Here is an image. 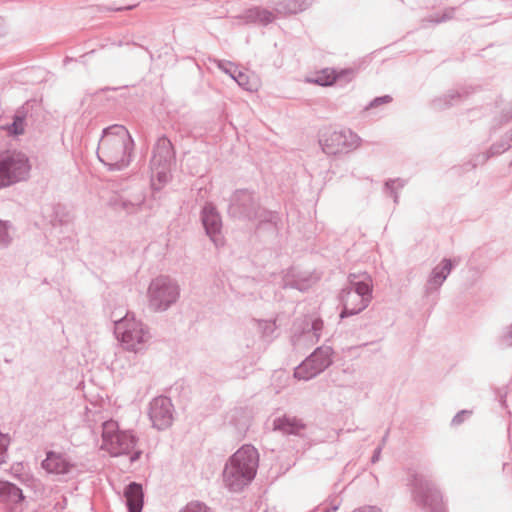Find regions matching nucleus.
<instances>
[{"label": "nucleus", "mask_w": 512, "mask_h": 512, "mask_svg": "<svg viewBox=\"0 0 512 512\" xmlns=\"http://www.w3.org/2000/svg\"><path fill=\"white\" fill-rule=\"evenodd\" d=\"M4 34H5L4 20L2 17H0V37H2Z\"/></svg>", "instance_id": "47"}, {"label": "nucleus", "mask_w": 512, "mask_h": 512, "mask_svg": "<svg viewBox=\"0 0 512 512\" xmlns=\"http://www.w3.org/2000/svg\"><path fill=\"white\" fill-rule=\"evenodd\" d=\"M352 512H382L380 508L376 506H363L357 509H354Z\"/></svg>", "instance_id": "43"}, {"label": "nucleus", "mask_w": 512, "mask_h": 512, "mask_svg": "<svg viewBox=\"0 0 512 512\" xmlns=\"http://www.w3.org/2000/svg\"><path fill=\"white\" fill-rule=\"evenodd\" d=\"M500 403L503 407L506 406V400H505V396H500Z\"/></svg>", "instance_id": "50"}, {"label": "nucleus", "mask_w": 512, "mask_h": 512, "mask_svg": "<svg viewBox=\"0 0 512 512\" xmlns=\"http://www.w3.org/2000/svg\"><path fill=\"white\" fill-rule=\"evenodd\" d=\"M11 443L9 434L0 432V466L6 463L8 458V447Z\"/></svg>", "instance_id": "34"}, {"label": "nucleus", "mask_w": 512, "mask_h": 512, "mask_svg": "<svg viewBox=\"0 0 512 512\" xmlns=\"http://www.w3.org/2000/svg\"><path fill=\"white\" fill-rule=\"evenodd\" d=\"M305 429L306 424L295 416L285 414L273 420V430L279 431L283 435L301 436Z\"/></svg>", "instance_id": "20"}, {"label": "nucleus", "mask_w": 512, "mask_h": 512, "mask_svg": "<svg viewBox=\"0 0 512 512\" xmlns=\"http://www.w3.org/2000/svg\"><path fill=\"white\" fill-rule=\"evenodd\" d=\"M134 145V139L124 125L112 124L102 130L97 158L108 171H122L131 163Z\"/></svg>", "instance_id": "1"}, {"label": "nucleus", "mask_w": 512, "mask_h": 512, "mask_svg": "<svg viewBox=\"0 0 512 512\" xmlns=\"http://www.w3.org/2000/svg\"><path fill=\"white\" fill-rule=\"evenodd\" d=\"M359 136L350 129L328 130L321 134L319 143L327 155H337L356 148Z\"/></svg>", "instance_id": "12"}, {"label": "nucleus", "mask_w": 512, "mask_h": 512, "mask_svg": "<svg viewBox=\"0 0 512 512\" xmlns=\"http://www.w3.org/2000/svg\"><path fill=\"white\" fill-rule=\"evenodd\" d=\"M283 288L284 289H297L301 292H305L310 288V280L309 279H290L285 277L283 280Z\"/></svg>", "instance_id": "33"}, {"label": "nucleus", "mask_w": 512, "mask_h": 512, "mask_svg": "<svg viewBox=\"0 0 512 512\" xmlns=\"http://www.w3.org/2000/svg\"><path fill=\"white\" fill-rule=\"evenodd\" d=\"M459 262V258H443L441 262L432 269L425 285L426 297L438 293L440 287Z\"/></svg>", "instance_id": "16"}, {"label": "nucleus", "mask_w": 512, "mask_h": 512, "mask_svg": "<svg viewBox=\"0 0 512 512\" xmlns=\"http://www.w3.org/2000/svg\"><path fill=\"white\" fill-rule=\"evenodd\" d=\"M217 66L224 73L228 74L232 79L234 78V76H236L235 74L239 71L238 66H236L234 63L230 61L217 60Z\"/></svg>", "instance_id": "35"}, {"label": "nucleus", "mask_w": 512, "mask_h": 512, "mask_svg": "<svg viewBox=\"0 0 512 512\" xmlns=\"http://www.w3.org/2000/svg\"><path fill=\"white\" fill-rule=\"evenodd\" d=\"M229 425L234 427L237 437L242 438L249 430L251 418L243 409H235L229 418Z\"/></svg>", "instance_id": "27"}, {"label": "nucleus", "mask_w": 512, "mask_h": 512, "mask_svg": "<svg viewBox=\"0 0 512 512\" xmlns=\"http://www.w3.org/2000/svg\"><path fill=\"white\" fill-rule=\"evenodd\" d=\"M381 452H382V445H378L373 451V454L371 457V463L375 464L376 462L379 461Z\"/></svg>", "instance_id": "44"}, {"label": "nucleus", "mask_w": 512, "mask_h": 512, "mask_svg": "<svg viewBox=\"0 0 512 512\" xmlns=\"http://www.w3.org/2000/svg\"><path fill=\"white\" fill-rule=\"evenodd\" d=\"M265 337H270L275 331L276 325L274 321L263 320L259 323Z\"/></svg>", "instance_id": "39"}, {"label": "nucleus", "mask_w": 512, "mask_h": 512, "mask_svg": "<svg viewBox=\"0 0 512 512\" xmlns=\"http://www.w3.org/2000/svg\"><path fill=\"white\" fill-rule=\"evenodd\" d=\"M31 165L26 154L16 150L0 153V189L12 186L29 177Z\"/></svg>", "instance_id": "7"}, {"label": "nucleus", "mask_w": 512, "mask_h": 512, "mask_svg": "<svg viewBox=\"0 0 512 512\" xmlns=\"http://www.w3.org/2000/svg\"><path fill=\"white\" fill-rule=\"evenodd\" d=\"M117 88H111V87H105L102 88L100 91H108V90H116Z\"/></svg>", "instance_id": "51"}, {"label": "nucleus", "mask_w": 512, "mask_h": 512, "mask_svg": "<svg viewBox=\"0 0 512 512\" xmlns=\"http://www.w3.org/2000/svg\"><path fill=\"white\" fill-rule=\"evenodd\" d=\"M144 196L138 195L135 199L130 200L123 197H118L114 200V206L125 211L127 214L137 213L144 204Z\"/></svg>", "instance_id": "28"}, {"label": "nucleus", "mask_w": 512, "mask_h": 512, "mask_svg": "<svg viewBox=\"0 0 512 512\" xmlns=\"http://www.w3.org/2000/svg\"><path fill=\"white\" fill-rule=\"evenodd\" d=\"M175 165L174 145L166 135H162L156 140L150 159L151 189L154 197L155 193L160 192L162 187L171 180V171Z\"/></svg>", "instance_id": "4"}, {"label": "nucleus", "mask_w": 512, "mask_h": 512, "mask_svg": "<svg viewBox=\"0 0 512 512\" xmlns=\"http://www.w3.org/2000/svg\"><path fill=\"white\" fill-rule=\"evenodd\" d=\"M406 185V180L402 178L388 179L384 183V191L393 198L395 204L399 202L398 190Z\"/></svg>", "instance_id": "30"}, {"label": "nucleus", "mask_w": 512, "mask_h": 512, "mask_svg": "<svg viewBox=\"0 0 512 512\" xmlns=\"http://www.w3.org/2000/svg\"><path fill=\"white\" fill-rule=\"evenodd\" d=\"M505 142L512 147V128L502 137Z\"/></svg>", "instance_id": "45"}, {"label": "nucleus", "mask_w": 512, "mask_h": 512, "mask_svg": "<svg viewBox=\"0 0 512 512\" xmlns=\"http://www.w3.org/2000/svg\"><path fill=\"white\" fill-rule=\"evenodd\" d=\"M258 467V450L251 444L242 445L224 465L223 486L231 493L242 492L255 479Z\"/></svg>", "instance_id": "2"}, {"label": "nucleus", "mask_w": 512, "mask_h": 512, "mask_svg": "<svg viewBox=\"0 0 512 512\" xmlns=\"http://www.w3.org/2000/svg\"><path fill=\"white\" fill-rule=\"evenodd\" d=\"M372 293L373 280L369 273H349L347 282L338 295L342 305L340 318H347L365 310L372 300Z\"/></svg>", "instance_id": "3"}, {"label": "nucleus", "mask_w": 512, "mask_h": 512, "mask_svg": "<svg viewBox=\"0 0 512 512\" xmlns=\"http://www.w3.org/2000/svg\"><path fill=\"white\" fill-rule=\"evenodd\" d=\"M11 228L10 221L0 219V249L7 248L12 243V237L9 233Z\"/></svg>", "instance_id": "32"}, {"label": "nucleus", "mask_w": 512, "mask_h": 512, "mask_svg": "<svg viewBox=\"0 0 512 512\" xmlns=\"http://www.w3.org/2000/svg\"><path fill=\"white\" fill-rule=\"evenodd\" d=\"M40 105L36 100H29L19 107L13 116V121L7 124L4 129L9 135L17 137L24 133L28 121H34V111Z\"/></svg>", "instance_id": "18"}, {"label": "nucleus", "mask_w": 512, "mask_h": 512, "mask_svg": "<svg viewBox=\"0 0 512 512\" xmlns=\"http://www.w3.org/2000/svg\"><path fill=\"white\" fill-rule=\"evenodd\" d=\"M114 423H105L102 433L103 446L111 454L117 457L124 454H130V462L138 461L142 455L141 450H134L138 438L128 430L122 431L118 427L114 430Z\"/></svg>", "instance_id": "6"}, {"label": "nucleus", "mask_w": 512, "mask_h": 512, "mask_svg": "<svg viewBox=\"0 0 512 512\" xmlns=\"http://www.w3.org/2000/svg\"><path fill=\"white\" fill-rule=\"evenodd\" d=\"M510 167H512V161L510 162Z\"/></svg>", "instance_id": "52"}, {"label": "nucleus", "mask_w": 512, "mask_h": 512, "mask_svg": "<svg viewBox=\"0 0 512 512\" xmlns=\"http://www.w3.org/2000/svg\"><path fill=\"white\" fill-rule=\"evenodd\" d=\"M69 215L65 211V207L57 204L53 207V215L51 219L52 226H63L69 222Z\"/></svg>", "instance_id": "31"}, {"label": "nucleus", "mask_w": 512, "mask_h": 512, "mask_svg": "<svg viewBox=\"0 0 512 512\" xmlns=\"http://www.w3.org/2000/svg\"><path fill=\"white\" fill-rule=\"evenodd\" d=\"M180 297L178 282L169 276L160 275L153 279L148 287L149 307L163 312L174 305Z\"/></svg>", "instance_id": "9"}, {"label": "nucleus", "mask_w": 512, "mask_h": 512, "mask_svg": "<svg viewBox=\"0 0 512 512\" xmlns=\"http://www.w3.org/2000/svg\"><path fill=\"white\" fill-rule=\"evenodd\" d=\"M114 334L124 349L135 353L142 349L149 337L147 327L131 312L114 321Z\"/></svg>", "instance_id": "8"}, {"label": "nucleus", "mask_w": 512, "mask_h": 512, "mask_svg": "<svg viewBox=\"0 0 512 512\" xmlns=\"http://www.w3.org/2000/svg\"><path fill=\"white\" fill-rule=\"evenodd\" d=\"M200 221L210 241L216 248L225 244V238L222 232L223 222L222 216L217 207L212 202H206L200 211Z\"/></svg>", "instance_id": "13"}, {"label": "nucleus", "mask_w": 512, "mask_h": 512, "mask_svg": "<svg viewBox=\"0 0 512 512\" xmlns=\"http://www.w3.org/2000/svg\"><path fill=\"white\" fill-rule=\"evenodd\" d=\"M501 344L504 346H512V325L509 327L508 331L502 336Z\"/></svg>", "instance_id": "42"}, {"label": "nucleus", "mask_w": 512, "mask_h": 512, "mask_svg": "<svg viewBox=\"0 0 512 512\" xmlns=\"http://www.w3.org/2000/svg\"><path fill=\"white\" fill-rule=\"evenodd\" d=\"M412 498L425 512H446L443 495L437 485L423 474L412 472L408 477Z\"/></svg>", "instance_id": "5"}, {"label": "nucleus", "mask_w": 512, "mask_h": 512, "mask_svg": "<svg viewBox=\"0 0 512 512\" xmlns=\"http://www.w3.org/2000/svg\"><path fill=\"white\" fill-rule=\"evenodd\" d=\"M323 326V320L319 317L305 318L298 323H294L292 335L293 343L298 344L302 340L317 343L321 338Z\"/></svg>", "instance_id": "17"}, {"label": "nucleus", "mask_w": 512, "mask_h": 512, "mask_svg": "<svg viewBox=\"0 0 512 512\" xmlns=\"http://www.w3.org/2000/svg\"><path fill=\"white\" fill-rule=\"evenodd\" d=\"M255 220H258L260 224L267 223L278 228V224L281 222V217L277 211L262 208L261 203L259 202V208L257 209V216L255 217Z\"/></svg>", "instance_id": "29"}, {"label": "nucleus", "mask_w": 512, "mask_h": 512, "mask_svg": "<svg viewBox=\"0 0 512 512\" xmlns=\"http://www.w3.org/2000/svg\"><path fill=\"white\" fill-rule=\"evenodd\" d=\"M234 76L233 80L237 82V84L247 91H251L252 88L249 86V78L246 73L239 70Z\"/></svg>", "instance_id": "37"}, {"label": "nucleus", "mask_w": 512, "mask_h": 512, "mask_svg": "<svg viewBox=\"0 0 512 512\" xmlns=\"http://www.w3.org/2000/svg\"><path fill=\"white\" fill-rule=\"evenodd\" d=\"M355 76V70L352 68L344 69H324L317 76L314 82L320 86H331L334 84H346L352 81Z\"/></svg>", "instance_id": "19"}, {"label": "nucleus", "mask_w": 512, "mask_h": 512, "mask_svg": "<svg viewBox=\"0 0 512 512\" xmlns=\"http://www.w3.org/2000/svg\"><path fill=\"white\" fill-rule=\"evenodd\" d=\"M238 18L247 24L267 26L272 23L276 17L272 11L263 7L255 6L246 9Z\"/></svg>", "instance_id": "23"}, {"label": "nucleus", "mask_w": 512, "mask_h": 512, "mask_svg": "<svg viewBox=\"0 0 512 512\" xmlns=\"http://www.w3.org/2000/svg\"><path fill=\"white\" fill-rule=\"evenodd\" d=\"M314 0H272L274 9L279 14H296L306 10Z\"/></svg>", "instance_id": "26"}, {"label": "nucleus", "mask_w": 512, "mask_h": 512, "mask_svg": "<svg viewBox=\"0 0 512 512\" xmlns=\"http://www.w3.org/2000/svg\"><path fill=\"white\" fill-rule=\"evenodd\" d=\"M25 501V496L16 484L0 479V502L15 506Z\"/></svg>", "instance_id": "24"}, {"label": "nucleus", "mask_w": 512, "mask_h": 512, "mask_svg": "<svg viewBox=\"0 0 512 512\" xmlns=\"http://www.w3.org/2000/svg\"><path fill=\"white\" fill-rule=\"evenodd\" d=\"M174 413V405L167 396H157L149 403V419L152 422V426L159 431L165 430L172 425Z\"/></svg>", "instance_id": "14"}, {"label": "nucleus", "mask_w": 512, "mask_h": 512, "mask_svg": "<svg viewBox=\"0 0 512 512\" xmlns=\"http://www.w3.org/2000/svg\"><path fill=\"white\" fill-rule=\"evenodd\" d=\"M448 19H449V16L444 14L441 18L436 19L434 22L438 24V23L444 22V21H446Z\"/></svg>", "instance_id": "49"}, {"label": "nucleus", "mask_w": 512, "mask_h": 512, "mask_svg": "<svg viewBox=\"0 0 512 512\" xmlns=\"http://www.w3.org/2000/svg\"><path fill=\"white\" fill-rule=\"evenodd\" d=\"M512 120V102L505 107L499 118V125H503Z\"/></svg>", "instance_id": "41"}, {"label": "nucleus", "mask_w": 512, "mask_h": 512, "mask_svg": "<svg viewBox=\"0 0 512 512\" xmlns=\"http://www.w3.org/2000/svg\"><path fill=\"white\" fill-rule=\"evenodd\" d=\"M392 101V97L390 95H383L379 97H375L369 104L365 107L366 110L373 109L383 104H388Z\"/></svg>", "instance_id": "38"}, {"label": "nucleus", "mask_w": 512, "mask_h": 512, "mask_svg": "<svg viewBox=\"0 0 512 512\" xmlns=\"http://www.w3.org/2000/svg\"><path fill=\"white\" fill-rule=\"evenodd\" d=\"M136 5H128L125 7H115V8H109L112 11H124V10H132L135 8Z\"/></svg>", "instance_id": "46"}, {"label": "nucleus", "mask_w": 512, "mask_h": 512, "mask_svg": "<svg viewBox=\"0 0 512 512\" xmlns=\"http://www.w3.org/2000/svg\"><path fill=\"white\" fill-rule=\"evenodd\" d=\"M473 92L474 90L470 86H461L451 89L445 95L434 99L433 106L441 110L447 109L451 106L457 105Z\"/></svg>", "instance_id": "21"}, {"label": "nucleus", "mask_w": 512, "mask_h": 512, "mask_svg": "<svg viewBox=\"0 0 512 512\" xmlns=\"http://www.w3.org/2000/svg\"><path fill=\"white\" fill-rule=\"evenodd\" d=\"M41 468L48 474L70 478L76 469V463L66 453L46 450Z\"/></svg>", "instance_id": "15"}, {"label": "nucleus", "mask_w": 512, "mask_h": 512, "mask_svg": "<svg viewBox=\"0 0 512 512\" xmlns=\"http://www.w3.org/2000/svg\"><path fill=\"white\" fill-rule=\"evenodd\" d=\"M128 512H142L144 505V491L142 484L132 481L123 492Z\"/></svg>", "instance_id": "22"}, {"label": "nucleus", "mask_w": 512, "mask_h": 512, "mask_svg": "<svg viewBox=\"0 0 512 512\" xmlns=\"http://www.w3.org/2000/svg\"><path fill=\"white\" fill-rule=\"evenodd\" d=\"M388 436H389V429L386 431V433L382 437L381 443L379 445H382V447H383L388 439Z\"/></svg>", "instance_id": "48"}, {"label": "nucleus", "mask_w": 512, "mask_h": 512, "mask_svg": "<svg viewBox=\"0 0 512 512\" xmlns=\"http://www.w3.org/2000/svg\"><path fill=\"white\" fill-rule=\"evenodd\" d=\"M334 350L326 344L317 347L294 369V377L308 381L325 371L333 363Z\"/></svg>", "instance_id": "11"}, {"label": "nucleus", "mask_w": 512, "mask_h": 512, "mask_svg": "<svg viewBox=\"0 0 512 512\" xmlns=\"http://www.w3.org/2000/svg\"><path fill=\"white\" fill-rule=\"evenodd\" d=\"M470 415L471 411L469 410H461L457 412L451 420V425L458 426L462 424Z\"/></svg>", "instance_id": "40"}, {"label": "nucleus", "mask_w": 512, "mask_h": 512, "mask_svg": "<svg viewBox=\"0 0 512 512\" xmlns=\"http://www.w3.org/2000/svg\"><path fill=\"white\" fill-rule=\"evenodd\" d=\"M508 149H510V145H508L505 142V140L501 138L500 141L493 143L485 153L476 155L471 161H469L466 164V166L469 167L468 169H474L479 164H484L490 158L500 155L507 151Z\"/></svg>", "instance_id": "25"}, {"label": "nucleus", "mask_w": 512, "mask_h": 512, "mask_svg": "<svg viewBox=\"0 0 512 512\" xmlns=\"http://www.w3.org/2000/svg\"><path fill=\"white\" fill-rule=\"evenodd\" d=\"M179 512H213L209 507H207L202 502H192L186 505Z\"/></svg>", "instance_id": "36"}, {"label": "nucleus", "mask_w": 512, "mask_h": 512, "mask_svg": "<svg viewBox=\"0 0 512 512\" xmlns=\"http://www.w3.org/2000/svg\"><path fill=\"white\" fill-rule=\"evenodd\" d=\"M227 214L239 221H253L257 216L260 198L257 193L248 188L236 189L229 197Z\"/></svg>", "instance_id": "10"}]
</instances>
